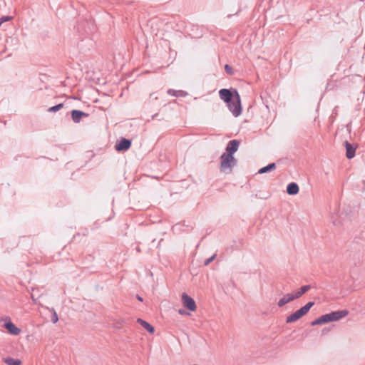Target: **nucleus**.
<instances>
[{
  "mask_svg": "<svg viewBox=\"0 0 365 365\" xmlns=\"http://www.w3.org/2000/svg\"><path fill=\"white\" fill-rule=\"evenodd\" d=\"M58 320V317L57 313L53 310V312L51 316V321L53 323H56Z\"/></svg>",
  "mask_w": 365,
  "mask_h": 365,
  "instance_id": "obj_25",
  "label": "nucleus"
},
{
  "mask_svg": "<svg viewBox=\"0 0 365 365\" xmlns=\"http://www.w3.org/2000/svg\"><path fill=\"white\" fill-rule=\"evenodd\" d=\"M240 141L238 140L234 139L231 140L228 142L225 154L234 155L235 153H236L240 146Z\"/></svg>",
  "mask_w": 365,
  "mask_h": 365,
  "instance_id": "obj_7",
  "label": "nucleus"
},
{
  "mask_svg": "<svg viewBox=\"0 0 365 365\" xmlns=\"http://www.w3.org/2000/svg\"><path fill=\"white\" fill-rule=\"evenodd\" d=\"M131 146V140L125 138H121L115 145L117 151H126Z\"/></svg>",
  "mask_w": 365,
  "mask_h": 365,
  "instance_id": "obj_8",
  "label": "nucleus"
},
{
  "mask_svg": "<svg viewBox=\"0 0 365 365\" xmlns=\"http://www.w3.org/2000/svg\"><path fill=\"white\" fill-rule=\"evenodd\" d=\"M89 257H90L91 259H93V256H91V255H89Z\"/></svg>",
  "mask_w": 365,
  "mask_h": 365,
  "instance_id": "obj_32",
  "label": "nucleus"
},
{
  "mask_svg": "<svg viewBox=\"0 0 365 365\" xmlns=\"http://www.w3.org/2000/svg\"><path fill=\"white\" fill-rule=\"evenodd\" d=\"M314 305V302H309L304 306L297 309L286 318V323L294 322L306 315L310 309Z\"/></svg>",
  "mask_w": 365,
  "mask_h": 365,
  "instance_id": "obj_3",
  "label": "nucleus"
},
{
  "mask_svg": "<svg viewBox=\"0 0 365 365\" xmlns=\"http://www.w3.org/2000/svg\"><path fill=\"white\" fill-rule=\"evenodd\" d=\"M63 106H64V104L63 103H58L56 106L50 107L47 110L49 113H54V112L59 110L61 108H63Z\"/></svg>",
  "mask_w": 365,
  "mask_h": 365,
  "instance_id": "obj_19",
  "label": "nucleus"
},
{
  "mask_svg": "<svg viewBox=\"0 0 365 365\" xmlns=\"http://www.w3.org/2000/svg\"><path fill=\"white\" fill-rule=\"evenodd\" d=\"M296 299L293 295L292 293L289 294H286L283 296V297H282L277 302V306L279 307H282L283 306H284L285 304H287V303L293 301Z\"/></svg>",
  "mask_w": 365,
  "mask_h": 365,
  "instance_id": "obj_12",
  "label": "nucleus"
},
{
  "mask_svg": "<svg viewBox=\"0 0 365 365\" xmlns=\"http://www.w3.org/2000/svg\"><path fill=\"white\" fill-rule=\"evenodd\" d=\"M178 312L180 314H182V315L188 314V313H187L186 311L182 309H179Z\"/></svg>",
  "mask_w": 365,
  "mask_h": 365,
  "instance_id": "obj_27",
  "label": "nucleus"
},
{
  "mask_svg": "<svg viewBox=\"0 0 365 365\" xmlns=\"http://www.w3.org/2000/svg\"><path fill=\"white\" fill-rule=\"evenodd\" d=\"M329 316V320L331 322H336L349 314V312L346 309L334 311L328 313Z\"/></svg>",
  "mask_w": 365,
  "mask_h": 365,
  "instance_id": "obj_9",
  "label": "nucleus"
},
{
  "mask_svg": "<svg viewBox=\"0 0 365 365\" xmlns=\"http://www.w3.org/2000/svg\"><path fill=\"white\" fill-rule=\"evenodd\" d=\"M275 168H276V163H269L267 165L260 168L258 170V173L259 174H264V173H268V172H271V171L274 170Z\"/></svg>",
  "mask_w": 365,
  "mask_h": 365,
  "instance_id": "obj_17",
  "label": "nucleus"
},
{
  "mask_svg": "<svg viewBox=\"0 0 365 365\" xmlns=\"http://www.w3.org/2000/svg\"><path fill=\"white\" fill-rule=\"evenodd\" d=\"M364 183L365 184V181H364Z\"/></svg>",
  "mask_w": 365,
  "mask_h": 365,
  "instance_id": "obj_33",
  "label": "nucleus"
},
{
  "mask_svg": "<svg viewBox=\"0 0 365 365\" xmlns=\"http://www.w3.org/2000/svg\"><path fill=\"white\" fill-rule=\"evenodd\" d=\"M158 114V113H155V115H153L152 116V119H154Z\"/></svg>",
  "mask_w": 365,
  "mask_h": 365,
  "instance_id": "obj_30",
  "label": "nucleus"
},
{
  "mask_svg": "<svg viewBox=\"0 0 365 365\" xmlns=\"http://www.w3.org/2000/svg\"><path fill=\"white\" fill-rule=\"evenodd\" d=\"M137 322L139 323L149 334H154L155 332V328L153 326H152L150 324H149L148 322L140 319H137Z\"/></svg>",
  "mask_w": 365,
  "mask_h": 365,
  "instance_id": "obj_13",
  "label": "nucleus"
},
{
  "mask_svg": "<svg viewBox=\"0 0 365 365\" xmlns=\"http://www.w3.org/2000/svg\"><path fill=\"white\" fill-rule=\"evenodd\" d=\"M311 289V285H304L302 286L299 289L294 292L293 294L294 298L299 299L304 294H305L307 292H308Z\"/></svg>",
  "mask_w": 365,
  "mask_h": 365,
  "instance_id": "obj_15",
  "label": "nucleus"
},
{
  "mask_svg": "<svg viewBox=\"0 0 365 365\" xmlns=\"http://www.w3.org/2000/svg\"><path fill=\"white\" fill-rule=\"evenodd\" d=\"M182 301L183 306L189 311L193 312L196 310L197 306L195 300L186 293H182Z\"/></svg>",
  "mask_w": 365,
  "mask_h": 365,
  "instance_id": "obj_5",
  "label": "nucleus"
},
{
  "mask_svg": "<svg viewBox=\"0 0 365 365\" xmlns=\"http://www.w3.org/2000/svg\"><path fill=\"white\" fill-rule=\"evenodd\" d=\"M216 257V254L213 255L212 256H211L210 257L206 259L204 262V265L207 266L210 263H211Z\"/></svg>",
  "mask_w": 365,
  "mask_h": 365,
  "instance_id": "obj_23",
  "label": "nucleus"
},
{
  "mask_svg": "<svg viewBox=\"0 0 365 365\" xmlns=\"http://www.w3.org/2000/svg\"><path fill=\"white\" fill-rule=\"evenodd\" d=\"M96 29V26L87 21H84L81 23H79L77 26V30L79 33H81L82 34L88 35L90 33L93 32Z\"/></svg>",
  "mask_w": 365,
  "mask_h": 365,
  "instance_id": "obj_4",
  "label": "nucleus"
},
{
  "mask_svg": "<svg viewBox=\"0 0 365 365\" xmlns=\"http://www.w3.org/2000/svg\"><path fill=\"white\" fill-rule=\"evenodd\" d=\"M219 96L227 104L229 110L235 117L241 115L242 111L241 99L236 88H222L219 91Z\"/></svg>",
  "mask_w": 365,
  "mask_h": 365,
  "instance_id": "obj_1",
  "label": "nucleus"
},
{
  "mask_svg": "<svg viewBox=\"0 0 365 365\" xmlns=\"http://www.w3.org/2000/svg\"><path fill=\"white\" fill-rule=\"evenodd\" d=\"M220 170L226 174H231L232 169L237 165V160L234 155L222 153L220 156Z\"/></svg>",
  "mask_w": 365,
  "mask_h": 365,
  "instance_id": "obj_2",
  "label": "nucleus"
},
{
  "mask_svg": "<svg viewBox=\"0 0 365 365\" xmlns=\"http://www.w3.org/2000/svg\"><path fill=\"white\" fill-rule=\"evenodd\" d=\"M38 291V289H34V288H32V293L31 294V298L32 299L33 302L36 304L37 303V299L38 298V297H36V294L34 293L35 291Z\"/></svg>",
  "mask_w": 365,
  "mask_h": 365,
  "instance_id": "obj_22",
  "label": "nucleus"
},
{
  "mask_svg": "<svg viewBox=\"0 0 365 365\" xmlns=\"http://www.w3.org/2000/svg\"><path fill=\"white\" fill-rule=\"evenodd\" d=\"M163 239H160V240L159 241L158 245V246H157V247H158V248H159V247H160V244H162V242H163Z\"/></svg>",
  "mask_w": 365,
  "mask_h": 365,
  "instance_id": "obj_28",
  "label": "nucleus"
},
{
  "mask_svg": "<svg viewBox=\"0 0 365 365\" xmlns=\"http://www.w3.org/2000/svg\"><path fill=\"white\" fill-rule=\"evenodd\" d=\"M12 19V17L10 16H3L2 17L0 18V22H1V25L4 23V22H6V21H9L10 20Z\"/></svg>",
  "mask_w": 365,
  "mask_h": 365,
  "instance_id": "obj_24",
  "label": "nucleus"
},
{
  "mask_svg": "<svg viewBox=\"0 0 365 365\" xmlns=\"http://www.w3.org/2000/svg\"><path fill=\"white\" fill-rule=\"evenodd\" d=\"M225 71L226 73H227L228 75L232 76L234 74L233 68H232V66H230L228 64H226L225 66Z\"/></svg>",
  "mask_w": 365,
  "mask_h": 365,
  "instance_id": "obj_21",
  "label": "nucleus"
},
{
  "mask_svg": "<svg viewBox=\"0 0 365 365\" xmlns=\"http://www.w3.org/2000/svg\"><path fill=\"white\" fill-rule=\"evenodd\" d=\"M318 318L311 322L312 326L320 325Z\"/></svg>",
  "mask_w": 365,
  "mask_h": 365,
  "instance_id": "obj_26",
  "label": "nucleus"
},
{
  "mask_svg": "<svg viewBox=\"0 0 365 365\" xmlns=\"http://www.w3.org/2000/svg\"><path fill=\"white\" fill-rule=\"evenodd\" d=\"M72 120L75 123L81 122L83 118L88 117L89 114L80 110L73 109L71 111Z\"/></svg>",
  "mask_w": 365,
  "mask_h": 365,
  "instance_id": "obj_10",
  "label": "nucleus"
},
{
  "mask_svg": "<svg viewBox=\"0 0 365 365\" xmlns=\"http://www.w3.org/2000/svg\"><path fill=\"white\" fill-rule=\"evenodd\" d=\"M168 93L172 96L175 97H185L188 95L186 91L182 90L176 91L174 89H168Z\"/></svg>",
  "mask_w": 365,
  "mask_h": 365,
  "instance_id": "obj_16",
  "label": "nucleus"
},
{
  "mask_svg": "<svg viewBox=\"0 0 365 365\" xmlns=\"http://www.w3.org/2000/svg\"><path fill=\"white\" fill-rule=\"evenodd\" d=\"M5 322L4 327L8 331V332L13 335H19L21 332V329H19L11 320L9 317H6L4 319Z\"/></svg>",
  "mask_w": 365,
  "mask_h": 365,
  "instance_id": "obj_6",
  "label": "nucleus"
},
{
  "mask_svg": "<svg viewBox=\"0 0 365 365\" xmlns=\"http://www.w3.org/2000/svg\"><path fill=\"white\" fill-rule=\"evenodd\" d=\"M299 191V185L296 182H290L287 186V192L290 195H297Z\"/></svg>",
  "mask_w": 365,
  "mask_h": 365,
  "instance_id": "obj_14",
  "label": "nucleus"
},
{
  "mask_svg": "<svg viewBox=\"0 0 365 365\" xmlns=\"http://www.w3.org/2000/svg\"><path fill=\"white\" fill-rule=\"evenodd\" d=\"M318 319L319 322H320V324L330 322L329 314L322 315L321 317H318Z\"/></svg>",
  "mask_w": 365,
  "mask_h": 365,
  "instance_id": "obj_20",
  "label": "nucleus"
},
{
  "mask_svg": "<svg viewBox=\"0 0 365 365\" xmlns=\"http://www.w3.org/2000/svg\"><path fill=\"white\" fill-rule=\"evenodd\" d=\"M344 146L346 148V157L348 159H351L355 156L356 153V147L349 143L347 140L344 142Z\"/></svg>",
  "mask_w": 365,
  "mask_h": 365,
  "instance_id": "obj_11",
  "label": "nucleus"
},
{
  "mask_svg": "<svg viewBox=\"0 0 365 365\" xmlns=\"http://www.w3.org/2000/svg\"><path fill=\"white\" fill-rule=\"evenodd\" d=\"M3 361L7 365H21V364L19 359H16L11 357L4 358Z\"/></svg>",
  "mask_w": 365,
  "mask_h": 365,
  "instance_id": "obj_18",
  "label": "nucleus"
},
{
  "mask_svg": "<svg viewBox=\"0 0 365 365\" xmlns=\"http://www.w3.org/2000/svg\"><path fill=\"white\" fill-rule=\"evenodd\" d=\"M328 331H326L325 329H323L322 332L324 334V333H327Z\"/></svg>",
  "mask_w": 365,
  "mask_h": 365,
  "instance_id": "obj_31",
  "label": "nucleus"
},
{
  "mask_svg": "<svg viewBox=\"0 0 365 365\" xmlns=\"http://www.w3.org/2000/svg\"><path fill=\"white\" fill-rule=\"evenodd\" d=\"M137 299H138V300H139L140 302L143 301V298L140 296H139V295H137Z\"/></svg>",
  "mask_w": 365,
  "mask_h": 365,
  "instance_id": "obj_29",
  "label": "nucleus"
}]
</instances>
